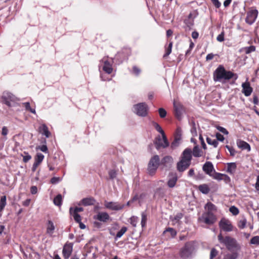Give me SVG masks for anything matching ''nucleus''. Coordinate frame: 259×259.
<instances>
[{
    "instance_id": "6e6552de",
    "label": "nucleus",
    "mask_w": 259,
    "mask_h": 259,
    "mask_svg": "<svg viewBox=\"0 0 259 259\" xmlns=\"http://www.w3.org/2000/svg\"><path fill=\"white\" fill-rule=\"evenodd\" d=\"M192 244L191 242H187L185 243L184 246L180 250V256L181 257L186 259L188 258L192 252Z\"/></svg>"
},
{
    "instance_id": "bf43d9fd",
    "label": "nucleus",
    "mask_w": 259,
    "mask_h": 259,
    "mask_svg": "<svg viewBox=\"0 0 259 259\" xmlns=\"http://www.w3.org/2000/svg\"><path fill=\"white\" fill-rule=\"evenodd\" d=\"M236 255L235 254L228 253L226 254L223 259H236Z\"/></svg>"
},
{
    "instance_id": "13d9d810",
    "label": "nucleus",
    "mask_w": 259,
    "mask_h": 259,
    "mask_svg": "<svg viewBox=\"0 0 259 259\" xmlns=\"http://www.w3.org/2000/svg\"><path fill=\"white\" fill-rule=\"evenodd\" d=\"M217 250L214 248H212L210 251V259H213L214 257H215L217 255Z\"/></svg>"
},
{
    "instance_id": "f03ea898",
    "label": "nucleus",
    "mask_w": 259,
    "mask_h": 259,
    "mask_svg": "<svg viewBox=\"0 0 259 259\" xmlns=\"http://www.w3.org/2000/svg\"><path fill=\"white\" fill-rule=\"evenodd\" d=\"M238 75L230 70H227L224 66L220 65L213 73V79L215 82L225 83L231 79L236 80Z\"/></svg>"
},
{
    "instance_id": "9b49d317",
    "label": "nucleus",
    "mask_w": 259,
    "mask_h": 259,
    "mask_svg": "<svg viewBox=\"0 0 259 259\" xmlns=\"http://www.w3.org/2000/svg\"><path fill=\"white\" fill-rule=\"evenodd\" d=\"M154 144L156 149L159 150L161 148H165L169 146V142L165 135L164 138L163 137H161L160 136L157 137L155 138Z\"/></svg>"
},
{
    "instance_id": "a211bd4d",
    "label": "nucleus",
    "mask_w": 259,
    "mask_h": 259,
    "mask_svg": "<svg viewBox=\"0 0 259 259\" xmlns=\"http://www.w3.org/2000/svg\"><path fill=\"white\" fill-rule=\"evenodd\" d=\"M203 170L209 176H211L214 172V168L213 164L210 161H207L205 163L202 167Z\"/></svg>"
},
{
    "instance_id": "39448f33",
    "label": "nucleus",
    "mask_w": 259,
    "mask_h": 259,
    "mask_svg": "<svg viewBox=\"0 0 259 259\" xmlns=\"http://www.w3.org/2000/svg\"><path fill=\"white\" fill-rule=\"evenodd\" d=\"M135 113L138 116L145 117L148 115L149 108L145 103H140L134 106Z\"/></svg>"
},
{
    "instance_id": "e2e57ef3",
    "label": "nucleus",
    "mask_w": 259,
    "mask_h": 259,
    "mask_svg": "<svg viewBox=\"0 0 259 259\" xmlns=\"http://www.w3.org/2000/svg\"><path fill=\"white\" fill-rule=\"evenodd\" d=\"M40 164V163H38V162L36 161L35 160H34V163L33 164V165H32V171L33 172H34L35 171V170H36L37 167Z\"/></svg>"
},
{
    "instance_id": "412c9836",
    "label": "nucleus",
    "mask_w": 259,
    "mask_h": 259,
    "mask_svg": "<svg viewBox=\"0 0 259 259\" xmlns=\"http://www.w3.org/2000/svg\"><path fill=\"white\" fill-rule=\"evenodd\" d=\"M38 131L39 133L46 136V138H49L51 136V133L49 131L48 126L45 124H42L39 126Z\"/></svg>"
},
{
    "instance_id": "69168bd1",
    "label": "nucleus",
    "mask_w": 259,
    "mask_h": 259,
    "mask_svg": "<svg viewBox=\"0 0 259 259\" xmlns=\"http://www.w3.org/2000/svg\"><path fill=\"white\" fill-rule=\"evenodd\" d=\"M217 129L224 134H228V132L227 131V130L223 127L218 126L217 127Z\"/></svg>"
},
{
    "instance_id": "58836bf2",
    "label": "nucleus",
    "mask_w": 259,
    "mask_h": 259,
    "mask_svg": "<svg viewBox=\"0 0 259 259\" xmlns=\"http://www.w3.org/2000/svg\"><path fill=\"white\" fill-rule=\"evenodd\" d=\"M22 104H23V106L25 108V109L27 111H29V112L33 113V114H36L35 109L31 108L30 103L29 102L23 103Z\"/></svg>"
},
{
    "instance_id": "338daca9",
    "label": "nucleus",
    "mask_w": 259,
    "mask_h": 259,
    "mask_svg": "<svg viewBox=\"0 0 259 259\" xmlns=\"http://www.w3.org/2000/svg\"><path fill=\"white\" fill-rule=\"evenodd\" d=\"M30 192L32 194H35L37 192V188L35 186H31L30 188Z\"/></svg>"
},
{
    "instance_id": "0eeeda50",
    "label": "nucleus",
    "mask_w": 259,
    "mask_h": 259,
    "mask_svg": "<svg viewBox=\"0 0 259 259\" xmlns=\"http://www.w3.org/2000/svg\"><path fill=\"white\" fill-rule=\"evenodd\" d=\"M2 102L9 107H11V103L15 102L17 98L12 93L8 91H4L1 96Z\"/></svg>"
},
{
    "instance_id": "6ab92c4d",
    "label": "nucleus",
    "mask_w": 259,
    "mask_h": 259,
    "mask_svg": "<svg viewBox=\"0 0 259 259\" xmlns=\"http://www.w3.org/2000/svg\"><path fill=\"white\" fill-rule=\"evenodd\" d=\"M174 162L173 158L170 156H165L160 161V164H161L163 167H170Z\"/></svg>"
},
{
    "instance_id": "864d4df0",
    "label": "nucleus",
    "mask_w": 259,
    "mask_h": 259,
    "mask_svg": "<svg viewBox=\"0 0 259 259\" xmlns=\"http://www.w3.org/2000/svg\"><path fill=\"white\" fill-rule=\"evenodd\" d=\"M224 36H225V32L224 31H223L221 34H220L217 37V40L219 42H222L224 40Z\"/></svg>"
},
{
    "instance_id": "3c124183",
    "label": "nucleus",
    "mask_w": 259,
    "mask_h": 259,
    "mask_svg": "<svg viewBox=\"0 0 259 259\" xmlns=\"http://www.w3.org/2000/svg\"><path fill=\"white\" fill-rule=\"evenodd\" d=\"M183 217V214L182 213H178L175 216L173 221H175L176 223H178Z\"/></svg>"
},
{
    "instance_id": "423d86ee",
    "label": "nucleus",
    "mask_w": 259,
    "mask_h": 259,
    "mask_svg": "<svg viewBox=\"0 0 259 259\" xmlns=\"http://www.w3.org/2000/svg\"><path fill=\"white\" fill-rule=\"evenodd\" d=\"M258 15V11L254 7H250L246 13L245 22L249 24H252L256 20Z\"/></svg>"
},
{
    "instance_id": "8fccbe9b",
    "label": "nucleus",
    "mask_w": 259,
    "mask_h": 259,
    "mask_svg": "<svg viewBox=\"0 0 259 259\" xmlns=\"http://www.w3.org/2000/svg\"><path fill=\"white\" fill-rule=\"evenodd\" d=\"M141 72V70L140 68H139V67H138L136 66H133V73L134 74H135L136 75L138 76V75H139L140 74Z\"/></svg>"
},
{
    "instance_id": "4c0bfd02",
    "label": "nucleus",
    "mask_w": 259,
    "mask_h": 259,
    "mask_svg": "<svg viewBox=\"0 0 259 259\" xmlns=\"http://www.w3.org/2000/svg\"><path fill=\"white\" fill-rule=\"evenodd\" d=\"M141 226L142 228H144L146 226V222L147 220V215L146 212H142L141 213Z\"/></svg>"
},
{
    "instance_id": "de8ad7c7",
    "label": "nucleus",
    "mask_w": 259,
    "mask_h": 259,
    "mask_svg": "<svg viewBox=\"0 0 259 259\" xmlns=\"http://www.w3.org/2000/svg\"><path fill=\"white\" fill-rule=\"evenodd\" d=\"M244 50L245 53L248 54L251 52H254L255 51V47L254 46H251L250 47L245 48Z\"/></svg>"
},
{
    "instance_id": "09e8293b",
    "label": "nucleus",
    "mask_w": 259,
    "mask_h": 259,
    "mask_svg": "<svg viewBox=\"0 0 259 259\" xmlns=\"http://www.w3.org/2000/svg\"><path fill=\"white\" fill-rule=\"evenodd\" d=\"M158 113L159 114V116L162 118H164L166 116V114H167L166 110L163 108H159Z\"/></svg>"
},
{
    "instance_id": "dca6fc26",
    "label": "nucleus",
    "mask_w": 259,
    "mask_h": 259,
    "mask_svg": "<svg viewBox=\"0 0 259 259\" xmlns=\"http://www.w3.org/2000/svg\"><path fill=\"white\" fill-rule=\"evenodd\" d=\"M110 218L109 214L106 212H99L97 215L94 216V219L103 223L107 222Z\"/></svg>"
},
{
    "instance_id": "a19ab883",
    "label": "nucleus",
    "mask_w": 259,
    "mask_h": 259,
    "mask_svg": "<svg viewBox=\"0 0 259 259\" xmlns=\"http://www.w3.org/2000/svg\"><path fill=\"white\" fill-rule=\"evenodd\" d=\"M249 243L255 245H259V236H255L250 239Z\"/></svg>"
},
{
    "instance_id": "49530a36",
    "label": "nucleus",
    "mask_w": 259,
    "mask_h": 259,
    "mask_svg": "<svg viewBox=\"0 0 259 259\" xmlns=\"http://www.w3.org/2000/svg\"><path fill=\"white\" fill-rule=\"evenodd\" d=\"M24 154H25L24 156L21 155L22 156H23V161L24 162L26 163L31 159V156L28 154V152L25 151L24 152Z\"/></svg>"
},
{
    "instance_id": "0e129e2a",
    "label": "nucleus",
    "mask_w": 259,
    "mask_h": 259,
    "mask_svg": "<svg viewBox=\"0 0 259 259\" xmlns=\"http://www.w3.org/2000/svg\"><path fill=\"white\" fill-rule=\"evenodd\" d=\"M40 164V163H38V162L36 161L35 160H34V163L33 164V165H32V171L33 172H34L35 171V170H36L37 167Z\"/></svg>"
},
{
    "instance_id": "052dcab7",
    "label": "nucleus",
    "mask_w": 259,
    "mask_h": 259,
    "mask_svg": "<svg viewBox=\"0 0 259 259\" xmlns=\"http://www.w3.org/2000/svg\"><path fill=\"white\" fill-rule=\"evenodd\" d=\"M213 6L216 8H220L221 6V3L219 0H210Z\"/></svg>"
},
{
    "instance_id": "b1692460",
    "label": "nucleus",
    "mask_w": 259,
    "mask_h": 259,
    "mask_svg": "<svg viewBox=\"0 0 259 259\" xmlns=\"http://www.w3.org/2000/svg\"><path fill=\"white\" fill-rule=\"evenodd\" d=\"M237 144L239 148L242 150H247L248 151H250V146L247 142L239 140L237 141Z\"/></svg>"
},
{
    "instance_id": "cd10ccee",
    "label": "nucleus",
    "mask_w": 259,
    "mask_h": 259,
    "mask_svg": "<svg viewBox=\"0 0 259 259\" xmlns=\"http://www.w3.org/2000/svg\"><path fill=\"white\" fill-rule=\"evenodd\" d=\"M198 190L203 194H207L209 192L210 189L207 184H202L198 186Z\"/></svg>"
},
{
    "instance_id": "aec40b11",
    "label": "nucleus",
    "mask_w": 259,
    "mask_h": 259,
    "mask_svg": "<svg viewBox=\"0 0 259 259\" xmlns=\"http://www.w3.org/2000/svg\"><path fill=\"white\" fill-rule=\"evenodd\" d=\"M96 201V199L93 197H87L83 198L79 203V205H82L85 206L94 205Z\"/></svg>"
},
{
    "instance_id": "393cba45",
    "label": "nucleus",
    "mask_w": 259,
    "mask_h": 259,
    "mask_svg": "<svg viewBox=\"0 0 259 259\" xmlns=\"http://www.w3.org/2000/svg\"><path fill=\"white\" fill-rule=\"evenodd\" d=\"M172 177L169 179L167 181V186L169 188H174L178 181V177L176 174H171Z\"/></svg>"
},
{
    "instance_id": "bb28decb",
    "label": "nucleus",
    "mask_w": 259,
    "mask_h": 259,
    "mask_svg": "<svg viewBox=\"0 0 259 259\" xmlns=\"http://www.w3.org/2000/svg\"><path fill=\"white\" fill-rule=\"evenodd\" d=\"M206 212L213 213V211H215L217 210V207L214 204L210 202H207L204 207Z\"/></svg>"
},
{
    "instance_id": "ea45409f",
    "label": "nucleus",
    "mask_w": 259,
    "mask_h": 259,
    "mask_svg": "<svg viewBox=\"0 0 259 259\" xmlns=\"http://www.w3.org/2000/svg\"><path fill=\"white\" fill-rule=\"evenodd\" d=\"M223 174H224L218 172L214 170V172H213V174L211 175V177L218 181H221L222 179V177L223 176Z\"/></svg>"
},
{
    "instance_id": "9d476101",
    "label": "nucleus",
    "mask_w": 259,
    "mask_h": 259,
    "mask_svg": "<svg viewBox=\"0 0 259 259\" xmlns=\"http://www.w3.org/2000/svg\"><path fill=\"white\" fill-rule=\"evenodd\" d=\"M220 229L225 232H231L233 230L234 227L231 221L225 218H222L219 223Z\"/></svg>"
},
{
    "instance_id": "5701e85b",
    "label": "nucleus",
    "mask_w": 259,
    "mask_h": 259,
    "mask_svg": "<svg viewBox=\"0 0 259 259\" xmlns=\"http://www.w3.org/2000/svg\"><path fill=\"white\" fill-rule=\"evenodd\" d=\"M55 229V227L53 222L51 220H49L47 224L46 233L50 236L52 237L54 232Z\"/></svg>"
},
{
    "instance_id": "4d7b16f0",
    "label": "nucleus",
    "mask_w": 259,
    "mask_h": 259,
    "mask_svg": "<svg viewBox=\"0 0 259 259\" xmlns=\"http://www.w3.org/2000/svg\"><path fill=\"white\" fill-rule=\"evenodd\" d=\"M222 180H223L226 184H229L231 182L230 178L226 174H223Z\"/></svg>"
},
{
    "instance_id": "c85d7f7f",
    "label": "nucleus",
    "mask_w": 259,
    "mask_h": 259,
    "mask_svg": "<svg viewBox=\"0 0 259 259\" xmlns=\"http://www.w3.org/2000/svg\"><path fill=\"white\" fill-rule=\"evenodd\" d=\"M119 228V226L117 223L112 224V227L108 229L110 234L112 236H115V231L118 230Z\"/></svg>"
},
{
    "instance_id": "72a5a7b5",
    "label": "nucleus",
    "mask_w": 259,
    "mask_h": 259,
    "mask_svg": "<svg viewBox=\"0 0 259 259\" xmlns=\"http://www.w3.org/2000/svg\"><path fill=\"white\" fill-rule=\"evenodd\" d=\"M7 198L6 196L1 197L0 200V212H2L7 204Z\"/></svg>"
},
{
    "instance_id": "f704fd0d",
    "label": "nucleus",
    "mask_w": 259,
    "mask_h": 259,
    "mask_svg": "<svg viewBox=\"0 0 259 259\" xmlns=\"http://www.w3.org/2000/svg\"><path fill=\"white\" fill-rule=\"evenodd\" d=\"M206 142L208 144L210 145L213 146L214 147L216 148L218 147L219 144L218 141L216 139H212L211 138L207 137Z\"/></svg>"
},
{
    "instance_id": "774afa93",
    "label": "nucleus",
    "mask_w": 259,
    "mask_h": 259,
    "mask_svg": "<svg viewBox=\"0 0 259 259\" xmlns=\"http://www.w3.org/2000/svg\"><path fill=\"white\" fill-rule=\"evenodd\" d=\"M255 188L257 191H259V175L257 176L256 182L255 184Z\"/></svg>"
},
{
    "instance_id": "f3484780",
    "label": "nucleus",
    "mask_w": 259,
    "mask_h": 259,
    "mask_svg": "<svg viewBox=\"0 0 259 259\" xmlns=\"http://www.w3.org/2000/svg\"><path fill=\"white\" fill-rule=\"evenodd\" d=\"M242 93L246 97L249 96L253 91V89L248 81L243 82L242 84Z\"/></svg>"
},
{
    "instance_id": "1a4fd4ad",
    "label": "nucleus",
    "mask_w": 259,
    "mask_h": 259,
    "mask_svg": "<svg viewBox=\"0 0 259 259\" xmlns=\"http://www.w3.org/2000/svg\"><path fill=\"white\" fill-rule=\"evenodd\" d=\"M199 220L209 225H213L217 221V217L213 213L204 212Z\"/></svg>"
},
{
    "instance_id": "e433bc0d",
    "label": "nucleus",
    "mask_w": 259,
    "mask_h": 259,
    "mask_svg": "<svg viewBox=\"0 0 259 259\" xmlns=\"http://www.w3.org/2000/svg\"><path fill=\"white\" fill-rule=\"evenodd\" d=\"M73 208L71 207L70 208V213L73 217L75 221L77 223H79L81 221V218L80 215L78 213L72 212Z\"/></svg>"
},
{
    "instance_id": "20e7f679",
    "label": "nucleus",
    "mask_w": 259,
    "mask_h": 259,
    "mask_svg": "<svg viewBox=\"0 0 259 259\" xmlns=\"http://www.w3.org/2000/svg\"><path fill=\"white\" fill-rule=\"evenodd\" d=\"M160 165V158L158 155H155L151 158L148 164V173L151 175H154L159 165Z\"/></svg>"
},
{
    "instance_id": "2eb2a0df",
    "label": "nucleus",
    "mask_w": 259,
    "mask_h": 259,
    "mask_svg": "<svg viewBox=\"0 0 259 259\" xmlns=\"http://www.w3.org/2000/svg\"><path fill=\"white\" fill-rule=\"evenodd\" d=\"M73 250V243H66L64 245L62 253L65 259H68L71 255Z\"/></svg>"
},
{
    "instance_id": "6e6d98bb",
    "label": "nucleus",
    "mask_w": 259,
    "mask_h": 259,
    "mask_svg": "<svg viewBox=\"0 0 259 259\" xmlns=\"http://www.w3.org/2000/svg\"><path fill=\"white\" fill-rule=\"evenodd\" d=\"M108 174L110 179H114L116 178L117 175L116 172L115 170H110Z\"/></svg>"
},
{
    "instance_id": "5fc2aeb1",
    "label": "nucleus",
    "mask_w": 259,
    "mask_h": 259,
    "mask_svg": "<svg viewBox=\"0 0 259 259\" xmlns=\"http://www.w3.org/2000/svg\"><path fill=\"white\" fill-rule=\"evenodd\" d=\"M226 148L229 150L230 153V155L234 156L235 154L236 151L235 149L232 147H230L229 145H226Z\"/></svg>"
},
{
    "instance_id": "7ed1b4c3",
    "label": "nucleus",
    "mask_w": 259,
    "mask_h": 259,
    "mask_svg": "<svg viewBox=\"0 0 259 259\" xmlns=\"http://www.w3.org/2000/svg\"><path fill=\"white\" fill-rule=\"evenodd\" d=\"M218 240L220 243L224 244L228 250H231L237 247V242L236 240L229 236L224 237L222 233L218 236Z\"/></svg>"
},
{
    "instance_id": "a18cd8bd",
    "label": "nucleus",
    "mask_w": 259,
    "mask_h": 259,
    "mask_svg": "<svg viewBox=\"0 0 259 259\" xmlns=\"http://www.w3.org/2000/svg\"><path fill=\"white\" fill-rule=\"evenodd\" d=\"M138 222V218L137 217L133 216L130 218V223L134 227H136Z\"/></svg>"
},
{
    "instance_id": "79ce46f5",
    "label": "nucleus",
    "mask_w": 259,
    "mask_h": 259,
    "mask_svg": "<svg viewBox=\"0 0 259 259\" xmlns=\"http://www.w3.org/2000/svg\"><path fill=\"white\" fill-rule=\"evenodd\" d=\"M44 159V155L41 153H37L34 157V160L41 163Z\"/></svg>"
},
{
    "instance_id": "680f3d73",
    "label": "nucleus",
    "mask_w": 259,
    "mask_h": 259,
    "mask_svg": "<svg viewBox=\"0 0 259 259\" xmlns=\"http://www.w3.org/2000/svg\"><path fill=\"white\" fill-rule=\"evenodd\" d=\"M215 137H216V138H217L216 140H217V141H220L223 142L225 140L224 137L219 133H217L216 134Z\"/></svg>"
},
{
    "instance_id": "f257e3e1",
    "label": "nucleus",
    "mask_w": 259,
    "mask_h": 259,
    "mask_svg": "<svg viewBox=\"0 0 259 259\" xmlns=\"http://www.w3.org/2000/svg\"><path fill=\"white\" fill-rule=\"evenodd\" d=\"M201 150L198 145L194 146L193 151L190 148L185 149L182 152L180 161L177 164V169L179 172H183L191 165L192 154L195 157L201 156Z\"/></svg>"
},
{
    "instance_id": "ddd939ff",
    "label": "nucleus",
    "mask_w": 259,
    "mask_h": 259,
    "mask_svg": "<svg viewBox=\"0 0 259 259\" xmlns=\"http://www.w3.org/2000/svg\"><path fill=\"white\" fill-rule=\"evenodd\" d=\"M174 113L177 118L180 119L182 114L184 111V108L183 105L178 101H174Z\"/></svg>"
},
{
    "instance_id": "37998d69",
    "label": "nucleus",
    "mask_w": 259,
    "mask_h": 259,
    "mask_svg": "<svg viewBox=\"0 0 259 259\" xmlns=\"http://www.w3.org/2000/svg\"><path fill=\"white\" fill-rule=\"evenodd\" d=\"M181 129L180 127H178L176 131L175 139V142H177L178 141H179L181 139Z\"/></svg>"
},
{
    "instance_id": "c756f323",
    "label": "nucleus",
    "mask_w": 259,
    "mask_h": 259,
    "mask_svg": "<svg viewBox=\"0 0 259 259\" xmlns=\"http://www.w3.org/2000/svg\"><path fill=\"white\" fill-rule=\"evenodd\" d=\"M152 125L154 127L155 130L161 134L162 137H163L164 138L165 134L163 130L160 126V125L158 123L154 122V121L152 122Z\"/></svg>"
},
{
    "instance_id": "4468645a",
    "label": "nucleus",
    "mask_w": 259,
    "mask_h": 259,
    "mask_svg": "<svg viewBox=\"0 0 259 259\" xmlns=\"http://www.w3.org/2000/svg\"><path fill=\"white\" fill-rule=\"evenodd\" d=\"M101 62L103 63V70L107 74H111L113 71V61L108 60L107 58H104Z\"/></svg>"
},
{
    "instance_id": "a878e982",
    "label": "nucleus",
    "mask_w": 259,
    "mask_h": 259,
    "mask_svg": "<svg viewBox=\"0 0 259 259\" xmlns=\"http://www.w3.org/2000/svg\"><path fill=\"white\" fill-rule=\"evenodd\" d=\"M173 45L172 41H170L168 45H165L164 46L165 53L163 56V58H166L169 54L171 53L172 47Z\"/></svg>"
},
{
    "instance_id": "2f4dec72",
    "label": "nucleus",
    "mask_w": 259,
    "mask_h": 259,
    "mask_svg": "<svg viewBox=\"0 0 259 259\" xmlns=\"http://www.w3.org/2000/svg\"><path fill=\"white\" fill-rule=\"evenodd\" d=\"M247 220L246 218H242L241 219L238 221L237 223V226L240 229L245 228L246 226Z\"/></svg>"
},
{
    "instance_id": "4be33fe9",
    "label": "nucleus",
    "mask_w": 259,
    "mask_h": 259,
    "mask_svg": "<svg viewBox=\"0 0 259 259\" xmlns=\"http://www.w3.org/2000/svg\"><path fill=\"white\" fill-rule=\"evenodd\" d=\"M227 168L226 171L232 176H234L237 169V164L235 162L227 163Z\"/></svg>"
},
{
    "instance_id": "c03bdc74",
    "label": "nucleus",
    "mask_w": 259,
    "mask_h": 259,
    "mask_svg": "<svg viewBox=\"0 0 259 259\" xmlns=\"http://www.w3.org/2000/svg\"><path fill=\"white\" fill-rule=\"evenodd\" d=\"M229 211L235 215H237L239 213V210L237 207L235 206H232L229 208Z\"/></svg>"
},
{
    "instance_id": "c9c22d12",
    "label": "nucleus",
    "mask_w": 259,
    "mask_h": 259,
    "mask_svg": "<svg viewBox=\"0 0 259 259\" xmlns=\"http://www.w3.org/2000/svg\"><path fill=\"white\" fill-rule=\"evenodd\" d=\"M127 230L126 227H122L121 229L115 235V239H117L120 238Z\"/></svg>"
},
{
    "instance_id": "473e14b6",
    "label": "nucleus",
    "mask_w": 259,
    "mask_h": 259,
    "mask_svg": "<svg viewBox=\"0 0 259 259\" xmlns=\"http://www.w3.org/2000/svg\"><path fill=\"white\" fill-rule=\"evenodd\" d=\"M166 233H169L170 236L172 238H174L177 234V231L174 229L170 227L166 228L163 232V234H165Z\"/></svg>"
},
{
    "instance_id": "f8f14e48",
    "label": "nucleus",
    "mask_w": 259,
    "mask_h": 259,
    "mask_svg": "<svg viewBox=\"0 0 259 259\" xmlns=\"http://www.w3.org/2000/svg\"><path fill=\"white\" fill-rule=\"evenodd\" d=\"M104 205L106 208L115 211L122 210L125 206V205L123 204H120L117 202L112 201H105Z\"/></svg>"
},
{
    "instance_id": "603ef678",
    "label": "nucleus",
    "mask_w": 259,
    "mask_h": 259,
    "mask_svg": "<svg viewBox=\"0 0 259 259\" xmlns=\"http://www.w3.org/2000/svg\"><path fill=\"white\" fill-rule=\"evenodd\" d=\"M36 149H39L40 151L46 153H48V149L47 145H43L40 146H38V147L36 148Z\"/></svg>"
},
{
    "instance_id": "7c9ffc66",
    "label": "nucleus",
    "mask_w": 259,
    "mask_h": 259,
    "mask_svg": "<svg viewBox=\"0 0 259 259\" xmlns=\"http://www.w3.org/2000/svg\"><path fill=\"white\" fill-rule=\"evenodd\" d=\"M53 202L55 205L60 206L62 204V197L61 194H58L54 199Z\"/></svg>"
}]
</instances>
